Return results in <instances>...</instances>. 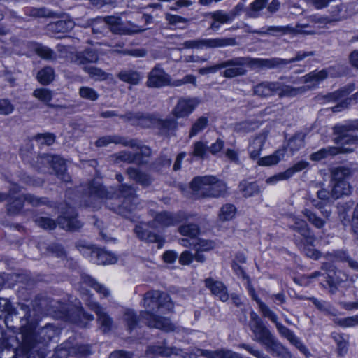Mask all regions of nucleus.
Instances as JSON below:
<instances>
[{
    "label": "nucleus",
    "mask_w": 358,
    "mask_h": 358,
    "mask_svg": "<svg viewBox=\"0 0 358 358\" xmlns=\"http://www.w3.org/2000/svg\"><path fill=\"white\" fill-rule=\"evenodd\" d=\"M122 319L130 331L136 327L138 322L136 312L129 308L124 310Z\"/></svg>",
    "instance_id": "nucleus-45"
},
{
    "label": "nucleus",
    "mask_w": 358,
    "mask_h": 358,
    "mask_svg": "<svg viewBox=\"0 0 358 358\" xmlns=\"http://www.w3.org/2000/svg\"><path fill=\"white\" fill-rule=\"evenodd\" d=\"M119 19L108 16L106 17L104 20L101 19L100 22L102 24V28L104 29H108V26L111 25V31L115 34H133L136 33H139L145 31L146 29H140L138 26L134 25L131 28L126 27L122 26L119 23Z\"/></svg>",
    "instance_id": "nucleus-15"
},
{
    "label": "nucleus",
    "mask_w": 358,
    "mask_h": 358,
    "mask_svg": "<svg viewBox=\"0 0 358 358\" xmlns=\"http://www.w3.org/2000/svg\"><path fill=\"white\" fill-rule=\"evenodd\" d=\"M289 227L301 235L303 238L301 242H305L309 245L313 244L315 240V236L305 220L297 217H292Z\"/></svg>",
    "instance_id": "nucleus-17"
},
{
    "label": "nucleus",
    "mask_w": 358,
    "mask_h": 358,
    "mask_svg": "<svg viewBox=\"0 0 358 358\" xmlns=\"http://www.w3.org/2000/svg\"><path fill=\"white\" fill-rule=\"evenodd\" d=\"M263 317L268 318L272 322H273L279 334L282 337L287 338L292 345H294L306 357H308L310 355L308 349L302 343V341L296 337L294 333L278 322V315L271 309L264 314Z\"/></svg>",
    "instance_id": "nucleus-6"
},
{
    "label": "nucleus",
    "mask_w": 358,
    "mask_h": 358,
    "mask_svg": "<svg viewBox=\"0 0 358 358\" xmlns=\"http://www.w3.org/2000/svg\"><path fill=\"white\" fill-rule=\"evenodd\" d=\"M99 59L97 52L92 49H86L84 51L78 52L76 54L74 62L77 64H86L87 63H94Z\"/></svg>",
    "instance_id": "nucleus-33"
},
{
    "label": "nucleus",
    "mask_w": 358,
    "mask_h": 358,
    "mask_svg": "<svg viewBox=\"0 0 358 358\" xmlns=\"http://www.w3.org/2000/svg\"><path fill=\"white\" fill-rule=\"evenodd\" d=\"M178 231L182 236H189L190 238H194L199 234L200 229L197 224L190 223L182 224L178 228Z\"/></svg>",
    "instance_id": "nucleus-54"
},
{
    "label": "nucleus",
    "mask_w": 358,
    "mask_h": 358,
    "mask_svg": "<svg viewBox=\"0 0 358 358\" xmlns=\"http://www.w3.org/2000/svg\"><path fill=\"white\" fill-rule=\"evenodd\" d=\"M83 282L92 287L101 296L106 298L110 296V291L103 285L99 283L92 278L90 276L84 277Z\"/></svg>",
    "instance_id": "nucleus-47"
},
{
    "label": "nucleus",
    "mask_w": 358,
    "mask_h": 358,
    "mask_svg": "<svg viewBox=\"0 0 358 358\" xmlns=\"http://www.w3.org/2000/svg\"><path fill=\"white\" fill-rule=\"evenodd\" d=\"M157 126L161 132L169 134L176 130L178 127V121L176 120V118L157 120Z\"/></svg>",
    "instance_id": "nucleus-44"
},
{
    "label": "nucleus",
    "mask_w": 358,
    "mask_h": 358,
    "mask_svg": "<svg viewBox=\"0 0 358 358\" xmlns=\"http://www.w3.org/2000/svg\"><path fill=\"white\" fill-rule=\"evenodd\" d=\"M352 152L353 149L349 148L329 146L312 153L310 155V159L312 161H320L323 159L335 156L340 153H350Z\"/></svg>",
    "instance_id": "nucleus-22"
},
{
    "label": "nucleus",
    "mask_w": 358,
    "mask_h": 358,
    "mask_svg": "<svg viewBox=\"0 0 358 358\" xmlns=\"http://www.w3.org/2000/svg\"><path fill=\"white\" fill-rule=\"evenodd\" d=\"M138 200V199L132 200L130 199H115V203L109 202L107 205L116 213L123 217H128L137 208Z\"/></svg>",
    "instance_id": "nucleus-18"
},
{
    "label": "nucleus",
    "mask_w": 358,
    "mask_h": 358,
    "mask_svg": "<svg viewBox=\"0 0 358 358\" xmlns=\"http://www.w3.org/2000/svg\"><path fill=\"white\" fill-rule=\"evenodd\" d=\"M280 88V83L263 81L253 87V94L266 98L273 95Z\"/></svg>",
    "instance_id": "nucleus-24"
},
{
    "label": "nucleus",
    "mask_w": 358,
    "mask_h": 358,
    "mask_svg": "<svg viewBox=\"0 0 358 358\" xmlns=\"http://www.w3.org/2000/svg\"><path fill=\"white\" fill-rule=\"evenodd\" d=\"M239 189L245 197L254 196L261 192V189L257 182H249L246 180H243L239 184Z\"/></svg>",
    "instance_id": "nucleus-41"
},
{
    "label": "nucleus",
    "mask_w": 358,
    "mask_h": 358,
    "mask_svg": "<svg viewBox=\"0 0 358 358\" xmlns=\"http://www.w3.org/2000/svg\"><path fill=\"white\" fill-rule=\"evenodd\" d=\"M247 68L255 70L254 58L250 57H238L225 60L215 65L203 67L199 70L202 75L215 73L220 69H224L222 73L226 78H234L235 77L246 75Z\"/></svg>",
    "instance_id": "nucleus-3"
},
{
    "label": "nucleus",
    "mask_w": 358,
    "mask_h": 358,
    "mask_svg": "<svg viewBox=\"0 0 358 358\" xmlns=\"http://www.w3.org/2000/svg\"><path fill=\"white\" fill-rule=\"evenodd\" d=\"M120 117L126 122H131L134 125H138L142 127H150L157 124V119L152 115L140 112H127L124 115H120Z\"/></svg>",
    "instance_id": "nucleus-16"
},
{
    "label": "nucleus",
    "mask_w": 358,
    "mask_h": 358,
    "mask_svg": "<svg viewBox=\"0 0 358 358\" xmlns=\"http://www.w3.org/2000/svg\"><path fill=\"white\" fill-rule=\"evenodd\" d=\"M263 317L268 318L272 322H273L279 334L282 337L287 338L292 345H294L306 357H308L310 355L308 349L302 343V341L296 337L294 333L278 322V315L271 309L264 314Z\"/></svg>",
    "instance_id": "nucleus-7"
},
{
    "label": "nucleus",
    "mask_w": 358,
    "mask_h": 358,
    "mask_svg": "<svg viewBox=\"0 0 358 358\" xmlns=\"http://www.w3.org/2000/svg\"><path fill=\"white\" fill-rule=\"evenodd\" d=\"M285 155V149H278L273 154L258 158L259 166H269L277 164Z\"/></svg>",
    "instance_id": "nucleus-36"
},
{
    "label": "nucleus",
    "mask_w": 358,
    "mask_h": 358,
    "mask_svg": "<svg viewBox=\"0 0 358 358\" xmlns=\"http://www.w3.org/2000/svg\"><path fill=\"white\" fill-rule=\"evenodd\" d=\"M267 351L279 358H292L290 351L275 337L265 346Z\"/></svg>",
    "instance_id": "nucleus-30"
},
{
    "label": "nucleus",
    "mask_w": 358,
    "mask_h": 358,
    "mask_svg": "<svg viewBox=\"0 0 358 358\" xmlns=\"http://www.w3.org/2000/svg\"><path fill=\"white\" fill-rule=\"evenodd\" d=\"M208 151V145L203 141L195 142L192 145V152L191 155L200 159H204Z\"/></svg>",
    "instance_id": "nucleus-60"
},
{
    "label": "nucleus",
    "mask_w": 358,
    "mask_h": 358,
    "mask_svg": "<svg viewBox=\"0 0 358 358\" xmlns=\"http://www.w3.org/2000/svg\"><path fill=\"white\" fill-rule=\"evenodd\" d=\"M142 306L145 310L141 311L140 316L149 327L166 332L176 331V327L168 317L153 313L155 309L161 310L163 313L173 310L174 305L167 294L158 290L148 291L144 294Z\"/></svg>",
    "instance_id": "nucleus-2"
},
{
    "label": "nucleus",
    "mask_w": 358,
    "mask_h": 358,
    "mask_svg": "<svg viewBox=\"0 0 358 358\" xmlns=\"http://www.w3.org/2000/svg\"><path fill=\"white\" fill-rule=\"evenodd\" d=\"M84 255H90V261L97 264H111L117 262V258L113 254L101 249L92 250L87 248Z\"/></svg>",
    "instance_id": "nucleus-19"
},
{
    "label": "nucleus",
    "mask_w": 358,
    "mask_h": 358,
    "mask_svg": "<svg viewBox=\"0 0 358 358\" xmlns=\"http://www.w3.org/2000/svg\"><path fill=\"white\" fill-rule=\"evenodd\" d=\"M266 141V136L260 134L255 137L248 146L250 157L252 159L259 158L260 152Z\"/></svg>",
    "instance_id": "nucleus-34"
},
{
    "label": "nucleus",
    "mask_w": 358,
    "mask_h": 358,
    "mask_svg": "<svg viewBox=\"0 0 358 358\" xmlns=\"http://www.w3.org/2000/svg\"><path fill=\"white\" fill-rule=\"evenodd\" d=\"M85 303L90 309L96 314L100 330L104 334L109 333L114 326L113 317L110 316L104 308L93 300L91 296L86 298Z\"/></svg>",
    "instance_id": "nucleus-11"
},
{
    "label": "nucleus",
    "mask_w": 358,
    "mask_h": 358,
    "mask_svg": "<svg viewBox=\"0 0 358 358\" xmlns=\"http://www.w3.org/2000/svg\"><path fill=\"white\" fill-rule=\"evenodd\" d=\"M34 222L40 227L44 229L52 230L56 227V222L48 217L41 215H35Z\"/></svg>",
    "instance_id": "nucleus-55"
},
{
    "label": "nucleus",
    "mask_w": 358,
    "mask_h": 358,
    "mask_svg": "<svg viewBox=\"0 0 358 358\" xmlns=\"http://www.w3.org/2000/svg\"><path fill=\"white\" fill-rule=\"evenodd\" d=\"M331 198L338 199L343 195H348L350 193V186L348 182H331Z\"/></svg>",
    "instance_id": "nucleus-38"
},
{
    "label": "nucleus",
    "mask_w": 358,
    "mask_h": 358,
    "mask_svg": "<svg viewBox=\"0 0 358 358\" xmlns=\"http://www.w3.org/2000/svg\"><path fill=\"white\" fill-rule=\"evenodd\" d=\"M235 213V206L232 204L227 203L221 208L218 217L221 221H229L234 217Z\"/></svg>",
    "instance_id": "nucleus-57"
},
{
    "label": "nucleus",
    "mask_w": 358,
    "mask_h": 358,
    "mask_svg": "<svg viewBox=\"0 0 358 358\" xmlns=\"http://www.w3.org/2000/svg\"><path fill=\"white\" fill-rule=\"evenodd\" d=\"M331 69H322L319 71H313L301 78L302 82L308 84L307 90L315 88L320 82L326 79Z\"/></svg>",
    "instance_id": "nucleus-28"
},
{
    "label": "nucleus",
    "mask_w": 358,
    "mask_h": 358,
    "mask_svg": "<svg viewBox=\"0 0 358 358\" xmlns=\"http://www.w3.org/2000/svg\"><path fill=\"white\" fill-rule=\"evenodd\" d=\"M250 329L254 334L253 340L264 346L275 337L263 322L250 327Z\"/></svg>",
    "instance_id": "nucleus-23"
},
{
    "label": "nucleus",
    "mask_w": 358,
    "mask_h": 358,
    "mask_svg": "<svg viewBox=\"0 0 358 358\" xmlns=\"http://www.w3.org/2000/svg\"><path fill=\"white\" fill-rule=\"evenodd\" d=\"M79 95L81 98L92 101H96L99 97V94L95 90L86 86L81 87L79 89Z\"/></svg>",
    "instance_id": "nucleus-63"
},
{
    "label": "nucleus",
    "mask_w": 358,
    "mask_h": 358,
    "mask_svg": "<svg viewBox=\"0 0 358 358\" xmlns=\"http://www.w3.org/2000/svg\"><path fill=\"white\" fill-rule=\"evenodd\" d=\"M110 143L122 144L124 146L131 148L137 146V143L135 140L127 141L125 138L117 135H108L100 137L96 141L95 145L96 147H104Z\"/></svg>",
    "instance_id": "nucleus-27"
},
{
    "label": "nucleus",
    "mask_w": 358,
    "mask_h": 358,
    "mask_svg": "<svg viewBox=\"0 0 358 358\" xmlns=\"http://www.w3.org/2000/svg\"><path fill=\"white\" fill-rule=\"evenodd\" d=\"M46 306V300L39 299L34 301L32 311L27 306L21 305L20 310L24 315L21 317V342L16 349V355L22 354L28 358L29 353L38 345L47 343L58 335L59 330L50 324L40 329L37 334L34 331L38 319L47 310Z\"/></svg>",
    "instance_id": "nucleus-1"
},
{
    "label": "nucleus",
    "mask_w": 358,
    "mask_h": 358,
    "mask_svg": "<svg viewBox=\"0 0 358 358\" xmlns=\"http://www.w3.org/2000/svg\"><path fill=\"white\" fill-rule=\"evenodd\" d=\"M268 0H255L245 10L248 17L257 18L262 15V10L266 8Z\"/></svg>",
    "instance_id": "nucleus-37"
},
{
    "label": "nucleus",
    "mask_w": 358,
    "mask_h": 358,
    "mask_svg": "<svg viewBox=\"0 0 358 358\" xmlns=\"http://www.w3.org/2000/svg\"><path fill=\"white\" fill-rule=\"evenodd\" d=\"M36 78L42 85L50 84L55 78L54 69L50 66L44 67L38 72Z\"/></svg>",
    "instance_id": "nucleus-48"
},
{
    "label": "nucleus",
    "mask_w": 358,
    "mask_h": 358,
    "mask_svg": "<svg viewBox=\"0 0 358 358\" xmlns=\"http://www.w3.org/2000/svg\"><path fill=\"white\" fill-rule=\"evenodd\" d=\"M49 27L50 30L56 32H68L73 29L74 23L71 20H58Z\"/></svg>",
    "instance_id": "nucleus-52"
},
{
    "label": "nucleus",
    "mask_w": 358,
    "mask_h": 358,
    "mask_svg": "<svg viewBox=\"0 0 358 358\" xmlns=\"http://www.w3.org/2000/svg\"><path fill=\"white\" fill-rule=\"evenodd\" d=\"M182 350L175 347L169 348L164 345H150L146 350L148 355H161L169 357L171 355H180Z\"/></svg>",
    "instance_id": "nucleus-32"
},
{
    "label": "nucleus",
    "mask_w": 358,
    "mask_h": 358,
    "mask_svg": "<svg viewBox=\"0 0 358 358\" xmlns=\"http://www.w3.org/2000/svg\"><path fill=\"white\" fill-rule=\"evenodd\" d=\"M315 55V52H298L296 56L290 59H285L280 58H271V59H262V58H254L255 70L256 69H274L281 66L287 65L288 64L299 62L304 59L307 57Z\"/></svg>",
    "instance_id": "nucleus-9"
},
{
    "label": "nucleus",
    "mask_w": 358,
    "mask_h": 358,
    "mask_svg": "<svg viewBox=\"0 0 358 358\" xmlns=\"http://www.w3.org/2000/svg\"><path fill=\"white\" fill-rule=\"evenodd\" d=\"M207 358H238L240 354L226 348L202 352Z\"/></svg>",
    "instance_id": "nucleus-40"
},
{
    "label": "nucleus",
    "mask_w": 358,
    "mask_h": 358,
    "mask_svg": "<svg viewBox=\"0 0 358 358\" xmlns=\"http://www.w3.org/2000/svg\"><path fill=\"white\" fill-rule=\"evenodd\" d=\"M33 96L39 101L48 104L52 99V91L47 88H38L33 92Z\"/></svg>",
    "instance_id": "nucleus-59"
},
{
    "label": "nucleus",
    "mask_w": 358,
    "mask_h": 358,
    "mask_svg": "<svg viewBox=\"0 0 358 358\" xmlns=\"http://www.w3.org/2000/svg\"><path fill=\"white\" fill-rule=\"evenodd\" d=\"M353 206L354 203L351 201L338 205V216L344 225L351 223L350 213Z\"/></svg>",
    "instance_id": "nucleus-39"
},
{
    "label": "nucleus",
    "mask_w": 358,
    "mask_h": 358,
    "mask_svg": "<svg viewBox=\"0 0 358 358\" xmlns=\"http://www.w3.org/2000/svg\"><path fill=\"white\" fill-rule=\"evenodd\" d=\"M209 15L210 19H212L210 29L215 31L218 30L221 24H227L233 21L230 14L222 10L210 13Z\"/></svg>",
    "instance_id": "nucleus-31"
},
{
    "label": "nucleus",
    "mask_w": 358,
    "mask_h": 358,
    "mask_svg": "<svg viewBox=\"0 0 358 358\" xmlns=\"http://www.w3.org/2000/svg\"><path fill=\"white\" fill-rule=\"evenodd\" d=\"M126 173L130 180L143 187L149 186L152 182L150 174L137 168L129 167L126 170Z\"/></svg>",
    "instance_id": "nucleus-29"
},
{
    "label": "nucleus",
    "mask_w": 358,
    "mask_h": 358,
    "mask_svg": "<svg viewBox=\"0 0 358 358\" xmlns=\"http://www.w3.org/2000/svg\"><path fill=\"white\" fill-rule=\"evenodd\" d=\"M140 151L138 152L134 153V155H136L137 161H136V164L137 165H144L148 162V159L151 156V150L147 146H141L138 147Z\"/></svg>",
    "instance_id": "nucleus-62"
},
{
    "label": "nucleus",
    "mask_w": 358,
    "mask_h": 358,
    "mask_svg": "<svg viewBox=\"0 0 358 358\" xmlns=\"http://www.w3.org/2000/svg\"><path fill=\"white\" fill-rule=\"evenodd\" d=\"M307 91V88L305 86L300 87H293L289 85H285L280 83V88H279V96H295L299 94H303Z\"/></svg>",
    "instance_id": "nucleus-49"
},
{
    "label": "nucleus",
    "mask_w": 358,
    "mask_h": 358,
    "mask_svg": "<svg viewBox=\"0 0 358 358\" xmlns=\"http://www.w3.org/2000/svg\"><path fill=\"white\" fill-rule=\"evenodd\" d=\"M351 174L350 168L338 166L331 171V182H348L347 179Z\"/></svg>",
    "instance_id": "nucleus-42"
},
{
    "label": "nucleus",
    "mask_w": 358,
    "mask_h": 358,
    "mask_svg": "<svg viewBox=\"0 0 358 358\" xmlns=\"http://www.w3.org/2000/svg\"><path fill=\"white\" fill-rule=\"evenodd\" d=\"M40 162L42 164H49L55 171L57 177L64 182H68L71 180L69 173H66V169L64 160L59 156H52L47 154L40 157Z\"/></svg>",
    "instance_id": "nucleus-14"
},
{
    "label": "nucleus",
    "mask_w": 358,
    "mask_h": 358,
    "mask_svg": "<svg viewBox=\"0 0 358 358\" xmlns=\"http://www.w3.org/2000/svg\"><path fill=\"white\" fill-rule=\"evenodd\" d=\"M117 76L120 80L131 85H137L140 80L139 73L133 70H122Z\"/></svg>",
    "instance_id": "nucleus-46"
},
{
    "label": "nucleus",
    "mask_w": 358,
    "mask_h": 358,
    "mask_svg": "<svg viewBox=\"0 0 358 358\" xmlns=\"http://www.w3.org/2000/svg\"><path fill=\"white\" fill-rule=\"evenodd\" d=\"M208 119L207 117L201 116L196 119L192 124L189 133V137L192 138L195 136L203 130H204L208 125Z\"/></svg>",
    "instance_id": "nucleus-50"
},
{
    "label": "nucleus",
    "mask_w": 358,
    "mask_h": 358,
    "mask_svg": "<svg viewBox=\"0 0 358 358\" xmlns=\"http://www.w3.org/2000/svg\"><path fill=\"white\" fill-rule=\"evenodd\" d=\"M199 101L195 97H180L172 110L171 114L176 119L187 117L198 106Z\"/></svg>",
    "instance_id": "nucleus-13"
},
{
    "label": "nucleus",
    "mask_w": 358,
    "mask_h": 358,
    "mask_svg": "<svg viewBox=\"0 0 358 358\" xmlns=\"http://www.w3.org/2000/svg\"><path fill=\"white\" fill-rule=\"evenodd\" d=\"M334 134L336 135L334 141L336 144L341 145V147L346 148L345 145H357L358 136L348 134L350 131H358V120L346 122L343 124H336L333 128ZM349 148H352L348 147Z\"/></svg>",
    "instance_id": "nucleus-5"
},
{
    "label": "nucleus",
    "mask_w": 358,
    "mask_h": 358,
    "mask_svg": "<svg viewBox=\"0 0 358 358\" xmlns=\"http://www.w3.org/2000/svg\"><path fill=\"white\" fill-rule=\"evenodd\" d=\"M134 231L138 238L142 241L150 243H158L159 248H160L163 244L162 238L159 235L144 229L141 226H136Z\"/></svg>",
    "instance_id": "nucleus-35"
},
{
    "label": "nucleus",
    "mask_w": 358,
    "mask_h": 358,
    "mask_svg": "<svg viewBox=\"0 0 358 358\" xmlns=\"http://www.w3.org/2000/svg\"><path fill=\"white\" fill-rule=\"evenodd\" d=\"M84 71L89 74L91 78L95 80H105L110 74L96 66H85Z\"/></svg>",
    "instance_id": "nucleus-53"
},
{
    "label": "nucleus",
    "mask_w": 358,
    "mask_h": 358,
    "mask_svg": "<svg viewBox=\"0 0 358 358\" xmlns=\"http://www.w3.org/2000/svg\"><path fill=\"white\" fill-rule=\"evenodd\" d=\"M237 44L234 38H199L184 42V48H217L233 46Z\"/></svg>",
    "instance_id": "nucleus-10"
},
{
    "label": "nucleus",
    "mask_w": 358,
    "mask_h": 358,
    "mask_svg": "<svg viewBox=\"0 0 358 358\" xmlns=\"http://www.w3.org/2000/svg\"><path fill=\"white\" fill-rule=\"evenodd\" d=\"M117 199H137L136 190L132 185L122 184L118 187V196Z\"/></svg>",
    "instance_id": "nucleus-51"
},
{
    "label": "nucleus",
    "mask_w": 358,
    "mask_h": 358,
    "mask_svg": "<svg viewBox=\"0 0 358 358\" xmlns=\"http://www.w3.org/2000/svg\"><path fill=\"white\" fill-rule=\"evenodd\" d=\"M215 248V243L204 239L193 240V248L197 252L209 251Z\"/></svg>",
    "instance_id": "nucleus-61"
},
{
    "label": "nucleus",
    "mask_w": 358,
    "mask_h": 358,
    "mask_svg": "<svg viewBox=\"0 0 358 358\" xmlns=\"http://www.w3.org/2000/svg\"><path fill=\"white\" fill-rule=\"evenodd\" d=\"M153 220L149 222L148 225L155 229L165 228L174 226L181 222L183 219V215L181 213H171L169 211H162L152 213Z\"/></svg>",
    "instance_id": "nucleus-12"
},
{
    "label": "nucleus",
    "mask_w": 358,
    "mask_h": 358,
    "mask_svg": "<svg viewBox=\"0 0 358 358\" xmlns=\"http://www.w3.org/2000/svg\"><path fill=\"white\" fill-rule=\"evenodd\" d=\"M191 189L198 197L217 198L227 194V185L213 176L195 177L190 183Z\"/></svg>",
    "instance_id": "nucleus-4"
},
{
    "label": "nucleus",
    "mask_w": 358,
    "mask_h": 358,
    "mask_svg": "<svg viewBox=\"0 0 358 358\" xmlns=\"http://www.w3.org/2000/svg\"><path fill=\"white\" fill-rule=\"evenodd\" d=\"M305 134L303 133L296 134L291 138L288 143V148L294 152L298 151L304 145Z\"/></svg>",
    "instance_id": "nucleus-56"
},
{
    "label": "nucleus",
    "mask_w": 358,
    "mask_h": 358,
    "mask_svg": "<svg viewBox=\"0 0 358 358\" xmlns=\"http://www.w3.org/2000/svg\"><path fill=\"white\" fill-rule=\"evenodd\" d=\"M263 317L268 318L272 322H273L279 334L282 337L287 338L292 345H294L306 357H308L310 355L308 349L302 343V341L296 337L294 333L278 322V315L271 309L264 314Z\"/></svg>",
    "instance_id": "nucleus-8"
},
{
    "label": "nucleus",
    "mask_w": 358,
    "mask_h": 358,
    "mask_svg": "<svg viewBox=\"0 0 358 358\" xmlns=\"http://www.w3.org/2000/svg\"><path fill=\"white\" fill-rule=\"evenodd\" d=\"M89 200L87 206H94V201L98 199L110 198V193L99 182L93 180L88 186Z\"/></svg>",
    "instance_id": "nucleus-21"
},
{
    "label": "nucleus",
    "mask_w": 358,
    "mask_h": 358,
    "mask_svg": "<svg viewBox=\"0 0 358 358\" xmlns=\"http://www.w3.org/2000/svg\"><path fill=\"white\" fill-rule=\"evenodd\" d=\"M77 214L71 208L64 215L59 216L57 220L59 226L65 230L74 231L81 227L82 224L76 218Z\"/></svg>",
    "instance_id": "nucleus-25"
},
{
    "label": "nucleus",
    "mask_w": 358,
    "mask_h": 358,
    "mask_svg": "<svg viewBox=\"0 0 358 358\" xmlns=\"http://www.w3.org/2000/svg\"><path fill=\"white\" fill-rule=\"evenodd\" d=\"M169 83V76L165 71L158 67H154L150 72L147 80V86L149 87H162Z\"/></svg>",
    "instance_id": "nucleus-20"
},
{
    "label": "nucleus",
    "mask_w": 358,
    "mask_h": 358,
    "mask_svg": "<svg viewBox=\"0 0 358 358\" xmlns=\"http://www.w3.org/2000/svg\"><path fill=\"white\" fill-rule=\"evenodd\" d=\"M22 198L24 202H27L34 207L48 204V199L45 197H38L31 194H22Z\"/></svg>",
    "instance_id": "nucleus-64"
},
{
    "label": "nucleus",
    "mask_w": 358,
    "mask_h": 358,
    "mask_svg": "<svg viewBox=\"0 0 358 358\" xmlns=\"http://www.w3.org/2000/svg\"><path fill=\"white\" fill-rule=\"evenodd\" d=\"M205 285L213 295L218 297L222 301L225 302L229 299L227 288L221 281L208 278L205 280Z\"/></svg>",
    "instance_id": "nucleus-26"
},
{
    "label": "nucleus",
    "mask_w": 358,
    "mask_h": 358,
    "mask_svg": "<svg viewBox=\"0 0 358 358\" xmlns=\"http://www.w3.org/2000/svg\"><path fill=\"white\" fill-rule=\"evenodd\" d=\"M112 157L117 162H121L128 164H136V161H137V157L136 155H134V153L124 150L115 153Z\"/></svg>",
    "instance_id": "nucleus-58"
},
{
    "label": "nucleus",
    "mask_w": 358,
    "mask_h": 358,
    "mask_svg": "<svg viewBox=\"0 0 358 358\" xmlns=\"http://www.w3.org/2000/svg\"><path fill=\"white\" fill-rule=\"evenodd\" d=\"M124 45V43H116L113 45L115 49L112 50V52L122 54L124 55H130L134 57H143L146 55V50L142 48L132 50H122Z\"/></svg>",
    "instance_id": "nucleus-43"
}]
</instances>
